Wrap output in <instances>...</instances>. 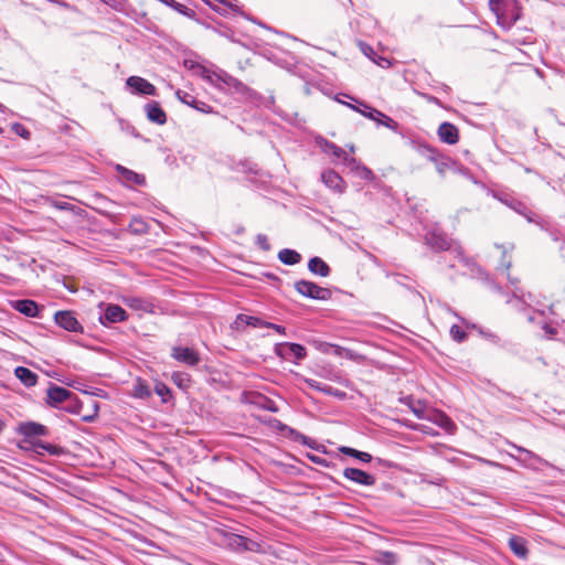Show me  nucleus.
Wrapping results in <instances>:
<instances>
[{"label": "nucleus", "mask_w": 565, "mask_h": 565, "mask_svg": "<svg viewBox=\"0 0 565 565\" xmlns=\"http://www.w3.org/2000/svg\"><path fill=\"white\" fill-rule=\"evenodd\" d=\"M490 10L495 14L497 23L511 28L522 14V7L516 0H489Z\"/></svg>", "instance_id": "1"}, {"label": "nucleus", "mask_w": 565, "mask_h": 565, "mask_svg": "<svg viewBox=\"0 0 565 565\" xmlns=\"http://www.w3.org/2000/svg\"><path fill=\"white\" fill-rule=\"evenodd\" d=\"M66 409L79 415L84 422H93L98 416L99 405L94 397L87 395L84 399H74V405Z\"/></svg>", "instance_id": "2"}, {"label": "nucleus", "mask_w": 565, "mask_h": 565, "mask_svg": "<svg viewBox=\"0 0 565 565\" xmlns=\"http://www.w3.org/2000/svg\"><path fill=\"white\" fill-rule=\"evenodd\" d=\"M295 289L302 296L317 299L328 300L331 298V291L328 288L320 287L312 281L299 280L295 282Z\"/></svg>", "instance_id": "3"}, {"label": "nucleus", "mask_w": 565, "mask_h": 565, "mask_svg": "<svg viewBox=\"0 0 565 565\" xmlns=\"http://www.w3.org/2000/svg\"><path fill=\"white\" fill-rule=\"evenodd\" d=\"M74 399H76L74 394L62 386L52 385L47 390L46 403L52 407H56L64 402H74Z\"/></svg>", "instance_id": "4"}, {"label": "nucleus", "mask_w": 565, "mask_h": 565, "mask_svg": "<svg viewBox=\"0 0 565 565\" xmlns=\"http://www.w3.org/2000/svg\"><path fill=\"white\" fill-rule=\"evenodd\" d=\"M343 476H344V478H347L348 480H350L354 483H358L361 486H366V487L374 486L375 481H376L374 476L367 473L366 471L358 469V468H345L343 470Z\"/></svg>", "instance_id": "5"}, {"label": "nucleus", "mask_w": 565, "mask_h": 565, "mask_svg": "<svg viewBox=\"0 0 565 565\" xmlns=\"http://www.w3.org/2000/svg\"><path fill=\"white\" fill-rule=\"evenodd\" d=\"M172 358L186 365L194 366L200 363L199 353L191 348L175 347L172 349Z\"/></svg>", "instance_id": "6"}, {"label": "nucleus", "mask_w": 565, "mask_h": 565, "mask_svg": "<svg viewBox=\"0 0 565 565\" xmlns=\"http://www.w3.org/2000/svg\"><path fill=\"white\" fill-rule=\"evenodd\" d=\"M437 135L440 141L448 145H456L459 141L460 132L456 125L445 121L439 125Z\"/></svg>", "instance_id": "7"}, {"label": "nucleus", "mask_w": 565, "mask_h": 565, "mask_svg": "<svg viewBox=\"0 0 565 565\" xmlns=\"http://www.w3.org/2000/svg\"><path fill=\"white\" fill-rule=\"evenodd\" d=\"M322 182L334 192L342 194L347 190V183L334 170H326L321 174Z\"/></svg>", "instance_id": "8"}, {"label": "nucleus", "mask_w": 565, "mask_h": 565, "mask_svg": "<svg viewBox=\"0 0 565 565\" xmlns=\"http://www.w3.org/2000/svg\"><path fill=\"white\" fill-rule=\"evenodd\" d=\"M426 418L443 428L448 434L452 435L457 430V426L452 419L441 411H431L426 416Z\"/></svg>", "instance_id": "9"}, {"label": "nucleus", "mask_w": 565, "mask_h": 565, "mask_svg": "<svg viewBox=\"0 0 565 565\" xmlns=\"http://www.w3.org/2000/svg\"><path fill=\"white\" fill-rule=\"evenodd\" d=\"M55 322L63 329L72 332L82 330V326L71 311H57L54 316Z\"/></svg>", "instance_id": "10"}, {"label": "nucleus", "mask_w": 565, "mask_h": 565, "mask_svg": "<svg viewBox=\"0 0 565 565\" xmlns=\"http://www.w3.org/2000/svg\"><path fill=\"white\" fill-rule=\"evenodd\" d=\"M177 96L181 103L203 113V114H212L213 107L205 102L199 100L195 96L186 92H177Z\"/></svg>", "instance_id": "11"}, {"label": "nucleus", "mask_w": 565, "mask_h": 565, "mask_svg": "<svg viewBox=\"0 0 565 565\" xmlns=\"http://www.w3.org/2000/svg\"><path fill=\"white\" fill-rule=\"evenodd\" d=\"M127 85L134 88L137 93L154 96L157 95V88L153 84L139 76H130L127 79Z\"/></svg>", "instance_id": "12"}, {"label": "nucleus", "mask_w": 565, "mask_h": 565, "mask_svg": "<svg viewBox=\"0 0 565 565\" xmlns=\"http://www.w3.org/2000/svg\"><path fill=\"white\" fill-rule=\"evenodd\" d=\"M145 111L147 115V118L157 125H164L167 122V114L161 108L160 104L158 102H150L146 104Z\"/></svg>", "instance_id": "13"}, {"label": "nucleus", "mask_w": 565, "mask_h": 565, "mask_svg": "<svg viewBox=\"0 0 565 565\" xmlns=\"http://www.w3.org/2000/svg\"><path fill=\"white\" fill-rule=\"evenodd\" d=\"M266 322L260 320L257 317L247 316V315H238L234 320L232 328L237 331H244L247 326L254 328H265Z\"/></svg>", "instance_id": "14"}, {"label": "nucleus", "mask_w": 565, "mask_h": 565, "mask_svg": "<svg viewBox=\"0 0 565 565\" xmlns=\"http://www.w3.org/2000/svg\"><path fill=\"white\" fill-rule=\"evenodd\" d=\"M12 308L26 317H36L39 313V306L34 300L22 299L15 300L11 303Z\"/></svg>", "instance_id": "15"}, {"label": "nucleus", "mask_w": 565, "mask_h": 565, "mask_svg": "<svg viewBox=\"0 0 565 565\" xmlns=\"http://www.w3.org/2000/svg\"><path fill=\"white\" fill-rule=\"evenodd\" d=\"M19 433L25 437L44 436L47 434V428L44 425L28 422L19 426Z\"/></svg>", "instance_id": "16"}, {"label": "nucleus", "mask_w": 565, "mask_h": 565, "mask_svg": "<svg viewBox=\"0 0 565 565\" xmlns=\"http://www.w3.org/2000/svg\"><path fill=\"white\" fill-rule=\"evenodd\" d=\"M104 319L108 322H122L128 319L127 312L118 305H108L104 312Z\"/></svg>", "instance_id": "17"}, {"label": "nucleus", "mask_w": 565, "mask_h": 565, "mask_svg": "<svg viewBox=\"0 0 565 565\" xmlns=\"http://www.w3.org/2000/svg\"><path fill=\"white\" fill-rule=\"evenodd\" d=\"M285 349H288L295 355V358L297 360H302L307 355L305 347H302L301 344H298V343L281 344L280 347H278L276 349L277 354L280 355L281 358H285L286 356V353L284 351Z\"/></svg>", "instance_id": "18"}, {"label": "nucleus", "mask_w": 565, "mask_h": 565, "mask_svg": "<svg viewBox=\"0 0 565 565\" xmlns=\"http://www.w3.org/2000/svg\"><path fill=\"white\" fill-rule=\"evenodd\" d=\"M14 375L25 385L34 386L38 382V375L28 367L18 366L14 370Z\"/></svg>", "instance_id": "19"}, {"label": "nucleus", "mask_w": 565, "mask_h": 565, "mask_svg": "<svg viewBox=\"0 0 565 565\" xmlns=\"http://www.w3.org/2000/svg\"><path fill=\"white\" fill-rule=\"evenodd\" d=\"M509 547L519 558H526L527 556V547L524 539L519 536H512L509 539Z\"/></svg>", "instance_id": "20"}, {"label": "nucleus", "mask_w": 565, "mask_h": 565, "mask_svg": "<svg viewBox=\"0 0 565 565\" xmlns=\"http://www.w3.org/2000/svg\"><path fill=\"white\" fill-rule=\"evenodd\" d=\"M308 268L311 273L321 277H327L330 273L328 264L319 257H313L309 260Z\"/></svg>", "instance_id": "21"}, {"label": "nucleus", "mask_w": 565, "mask_h": 565, "mask_svg": "<svg viewBox=\"0 0 565 565\" xmlns=\"http://www.w3.org/2000/svg\"><path fill=\"white\" fill-rule=\"evenodd\" d=\"M319 143L322 147L324 152H330L335 158L342 159L344 162L348 161L347 152L342 148H340L339 146H337L333 142H330L327 139H323V138L321 139V141H319Z\"/></svg>", "instance_id": "22"}, {"label": "nucleus", "mask_w": 565, "mask_h": 565, "mask_svg": "<svg viewBox=\"0 0 565 565\" xmlns=\"http://www.w3.org/2000/svg\"><path fill=\"white\" fill-rule=\"evenodd\" d=\"M278 258L286 265H296L300 262L301 256L294 249L285 248L278 253Z\"/></svg>", "instance_id": "23"}, {"label": "nucleus", "mask_w": 565, "mask_h": 565, "mask_svg": "<svg viewBox=\"0 0 565 565\" xmlns=\"http://www.w3.org/2000/svg\"><path fill=\"white\" fill-rule=\"evenodd\" d=\"M132 396L137 398H149L151 396L149 386L140 377L137 379L134 385Z\"/></svg>", "instance_id": "24"}, {"label": "nucleus", "mask_w": 565, "mask_h": 565, "mask_svg": "<svg viewBox=\"0 0 565 565\" xmlns=\"http://www.w3.org/2000/svg\"><path fill=\"white\" fill-rule=\"evenodd\" d=\"M339 450L344 454V455H348L350 457H353V458H356L363 462H370L372 460V456L371 454L369 452H364V451H360V450H356L354 448H351V447H347V446H342L339 448Z\"/></svg>", "instance_id": "25"}, {"label": "nucleus", "mask_w": 565, "mask_h": 565, "mask_svg": "<svg viewBox=\"0 0 565 565\" xmlns=\"http://www.w3.org/2000/svg\"><path fill=\"white\" fill-rule=\"evenodd\" d=\"M124 303L134 310L147 311L149 303L137 297L124 298Z\"/></svg>", "instance_id": "26"}, {"label": "nucleus", "mask_w": 565, "mask_h": 565, "mask_svg": "<svg viewBox=\"0 0 565 565\" xmlns=\"http://www.w3.org/2000/svg\"><path fill=\"white\" fill-rule=\"evenodd\" d=\"M119 170L121 171V175L125 178L128 182H134L136 184H142L145 183V177L136 173L135 171L128 170L126 168L119 167Z\"/></svg>", "instance_id": "27"}, {"label": "nucleus", "mask_w": 565, "mask_h": 565, "mask_svg": "<svg viewBox=\"0 0 565 565\" xmlns=\"http://www.w3.org/2000/svg\"><path fill=\"white\" fill-rule=\"evenodd\" d=\"M450 335L456 342H463L468 338V333L459 324H454L450 328Z\"/></svg>", "instance_id": "28"}, {"label": "nucleus", "mask_w": 565, "mask_h": 565, "mask_svg": "<svg viewBox=\"0 0 565 565\" xmlns=\"http://www.w3.org/2000/svg\"><path fill=\"white\" fill-rule=\"evenodd\" d=\"M168 7L172 8L177 12H179L188 18H192L194 15L193 10L189 9L188 7H185L182 3L177 2L175 0H170Z\"/></svg>", "instance_id": "29"}, {"label": "nucleus", "mask_w": 565, "mask_h": 565, "mask_svg": "<svg viewBox=\"0 0 565 565\" xmlns=\"http://www.w3.org/2000/svg\"><path fill=\"white\" fill-rule=\"evenodd\" d=\"M306 383L313 390H317V391H320V392H323L326 394H333V390L331 386H328L326 384H322L316 380H306Z\"/></svg>", "instance_id": "30"}, {"label": "nucleus", "mask_w": 565, "mask_h": 565, "mask_svg": "<svg viewBox=\"0 0 565 565\" xmlns=\"http://www.w3.org/2000/svg\"><path fill=\"white\" fill-rule=\"evenodd\" d=\"M236 541L238 546H242L244 550L258 551L259 545L256 542H253L243 536H236Z\"/></svg>", "instance_id": "31"}, {"label": "nucleus", "mask_w": 565, "mask_h": 565, "mask_svg": "<svg viewBox=\"0 0 565 565\" xmlns=\"http://www.w3.org/2000/svg\"><path fill=\"white\" fill-rule=\"evenodd\" d=\"M35 447L42 448L43 450L47 451L50 455H60L61 454V448L55 445L45 444V443L40 441V443L35 444Z\"/></svg>", "instance_id": "32"}, {"label": "nucleus", "mask_w": 565, "mask_h": 565, "mask_svg": "<svg viewBox=\"0 0 565 565\" xmlns=\"http://www.w3.org/2000/svg\"><path fill=\"white\" fill-rule=\"evenodd\" d=\"M156 393L162 397V402H167L171 395L169 387L162 383L156 385Z\"/></svg>", "instance_id": "33"}, {"label": "nucleus", "mask_w": 565, "mask_h": 565, "mask_svg": "<svg viewBox=\"0 0 565 565\" xmlns=\"http://www.w3.org/2000/svg\"><path fill=\"white\" fill-rule=\"evenodd\" d=\"M381 561L385 565H394L396 563V555L391 552H386L382 554Z\"/></svg>", "instance_id": "34"}, {"label": "nucleus", "mask_w": 565, "mask_h": 565, "mask_svg": "<svg viewBox=\"0 0 565 565\" xmlns=\"http://www.w3.org/2000/svg\"><path fill=\"white\" fill-rule=\"evenodd\" d=\"M411 409L417 418H426L424 406L420 403H417L416 405L412 404Z\"/></svg>", "instance_id": "35"}, {"label": "nucleus", "mask_w": 565, "mask_h": 565, "mask_svg": "<svg viewBox=\"0 0 565 565\" xmlns=\"http://www.w3.org/2000/svg\"><path fill=\"white\" fill-rule=\"evenodd\" d=\"M542 329L550 339L557 334V329L553 327L551 323H544L542 326Z\"/></svg>", "instance_id": "36"}, {"label": "nucleus", "mask_w": 565, "mask_h": 565, "mask_svg": "<svg viewBox=\"0 0 565 565\" xmlns=\"http://www.w3.org/2000/svg\"><path fill=\"white\" fill-rule=\"evenodd\" d=\"M102 2L106 3L110 8L115 10H121L122 9V0H100Z\"/></svg>", "instance_id": "37"}, {"label": "nucleus", "mask_w": 565, "mask_h": 565, "mask_svg": "<svg viewBox=\"0 0 565 565\" xmlns=\"http://www.w3.org/2000/svg\"><path fill=\"white\" fill-rule=\"evenodd\" d=\"M265 328L274 329L276 332H278L280 334H285L286 333V328L280 326V324H275V323H271V322H266Z\"/></svg>", "instance_id": "38"}, {"label": "nucleus", "mask_w": 565, "mask_h": 565, "mask_svg": "<svg viewBox=\"0 0 565 565\" xmlns=\"http://www.w3.org/2000/svg\"><path fill=\"white\" fill-rule=\"evenodd\" d=\"M367 108V106H365ZM370 111L367 114H365V117H369L371 119H376V116H381V117H385L383 113H381L380 110L375 109V108H371L369 107Z\"/></svg>", "instance_id": "39"}, {"label": "nucleus", "mask_w": 565, "mask_h": 565, "mask_svg": "<svg viewBox=\"0 0 565 565\" xmlns=\"http://www.w3.org/2000/svg\"><path fill=\"white\" fill-rule=\"evenodd\" d=\"M257 241H258V243H259L262 248H264L265 250L269 249V243H268V239H267L266 236L259 235L257 237Z\"/></svg>", "instance_id": "40"}, {"label": "nucleus", "mask_w": 565, "mask_h": 565, "mask_svg": "<svg viewBox=\"0 0 565 565\" xmlns=\"http://www.w3.org/2000/svg\"><path fill=\"white\" fill-rule=\"evenodd\" d=\"M438 248L439 249H448L449 248V243L445 238L439 237Z\"/></svg>", "instance_id": "41"}, {"label": "nucleus", "mask_w": 565, "mask_h": 565, "mask_svg": "<svg viewBox=\"0 0 565 565\" xmlns=\"http://www.w3.org/2000/svg\"><path fill=\"white\" fill-rule=\"evenodd\" d=\"M266 408L268 411H270V412H274V413L278 412V407L271 401L268 402V404L266 405Z\"/></svg>", "instance_id": "42"}, {"label": "nucleus", "mask_w": 565, "mask_h": 565, "mask_svg": "<svg viewBox=\"0 0 565 565\" xmlns=\"http://www.w3.org/2000/svg\"><path fill=\"white\" fill-rule=\"evenodd\" d=\"M20 136H22L25 139H29L30 132L25 128H21V132L18 131Z\"/></svg>", "instance_id": "43"}, {"label": "nucleus", "mask_w": 565, "mask_h": 565, "mask_svg": "<svg viewBox=\"0 0 565 565\" xmlns=\"http://www.w3.org/2000/svg\"><path fill=\"white\" fill-rule=\"evenodd\" d=\"M428 102L433 103V104H436V105H439L440 102L438 98L434 97V96H429L428 97Z\"/></svg>", "instance_id": "44"}, {"label": "nucleus", "mask_w": 565, "mask_h": 565, "mask_svg": "<svg viewBox=\"0 0 565 565\" xmlns=\"http://www.w3.org/2000/svg\"><path fill=\"white\" fill-rule=\"evenodd\" d=\"M333 348H334V353L337 355H341L342 351H344L341 347H338V345H333Z\"/></svg>", "instance_id": "45"}, {"label": "nucleus", "mask_w": 565, "mask_h": 565, "mask_svg": "<svg viewBox=\"0 0 565 565\" xmlns=\"http://www.w3.org/2000/svg\"><path fill=\"white\" fill-rule=\"evenodd\" d=\"M134 224H136V225H137L136 231H139V227H140L141 225H143L142 221H139V220H134Z\"/></svg>", "instance_id": "46"}, {"label": "nucleus", "mask_w": 565, "mask_h": 565, "mask_svg": "<svg viewBox=\"0 0 565 565\" xmlns=\"http://www.w3.org/2000/svg\"><path fill=\"white\" fill-rule=\"evenodd\" d=\"M134 224H136V225H137L136 231H139V227H140L141 225H143L142 221H139V220H134Z\"/></svg>", "instance_id": "47"}, {"label": "nucleus", "mask_w": 565, "mask_h": 565, "mask_svg": "<svg viewBox=\"0 0 565 565\" xmlns=\"http://www.w3.org/2000/svg\"><path fill=\"white\" fill-rule=\"evenodd\" d=\"M134 224H136V225H137L136 231H139V227H140L141 225H143L142 221H139V220H134Z\"/></svg>", "instance_id": "48"}, {"label": "nucleus", "mask_w": 565, "mask_h": 565, "mask_svg": "<svg viewBox=\"0 0 565 565\" xmlns=\"http://www.w3.org/2000/svg\"><path fill=\"white\" fill-rule=\"evenodd\" d=\"M348 106H350L351 108H353V109H355V110L360 111V113H361L362 115H364V116H365V114H367V113H366V110H360V109H358L356 107H354V106H352V105H350V104H348Z\"/></svg>", "instance_id": "49"}, {"label": "nucleus", "mask_w": 565, "mask_h": 565, "mask_svg": "<svg viewBox=\"0 0 565 565\" xmlns=\"http://www.w3.org/2000/svg\"><path fill=\"white\" fill-rule=\"evenodd\" d=\"M365 177L372 175V171L367 168H364Z\"/></svg>", "instance_id": "50"}, {"label": "nucleus", "mask_w": 565, "mask_h": 565, "mask_svg": "<svg viewBox=\"0 0 565 565\" xmlns=\"http://www.w3.org/2000/svg\"><path fill=\"white\" fill-rule=\"evenodd\" d=\"M204 78H206L207 81H211V76L209 75L207 71L204 70V75H203Z\"/></svg>", "instance_id": "51"}, {"label": "nucleus", "mask_w": 565, "mask_h": 565, "mask_svg": "<svg viewBox=\"0 0 565 565\" xmlns=\"http://www.w3.org/2000/svg\"><path fill=\"white\" fill-rule=\"evenodd\" d=\"M160 2L164 3L166 6L169 4L170 0H159Z\"/></svg>", "instance_id": "52"}]
</instances>
